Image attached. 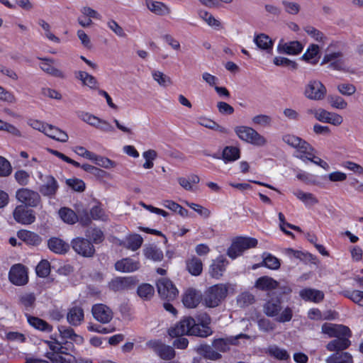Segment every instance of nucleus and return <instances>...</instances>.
<instances>
[{"label": "nucleus", "instance_id": "58", "mask_svg": "<svg viewBox=\"0 0 363 363\" xmlns=\"http://www.w3.org/2000/svg\"><path fill=\"white\" fill-rule=\"evenodd\" d=\"M281 4L283 5L286 13L291 15H296L301 10V6L296 2L284 0L281 1Z\"/></svg>", "mask_w": 363, "mask_h": 363}, {"label": "nucleus", "instance_id": "34", "mask_svg": "<svg viewBox=\"0 0 363 363\" xmlns=\"http://www.w3.org/2000/svg\"><path fill=\"white\" fill-rule=\"evenodd\" d=\"M45 135L62 143L67 142L68 140V135L65 131L52 125H49L46 128Z\"/></svg>", "mask_w": 363, "mask_h": 363}, {"label": "nucleus", "instance_id": "43", "mask_svg": "<svg viewBox=\"0 0 363 363\" xmlns=\"http://www.w3.org/2000/svg\"><path fill=\"white\" fill-rule=\"evenodd\" d=\"M278 283L272 278L269 277H262L256 281V287L261 290H269L275 289Z\"/></svg>", "mask_w": 363, "mask_h": 363}, {"label": "nucleus", "instance_id": "31", "mask_svg": "<svg viewBox=\"0 0 363 363\" xmlns=\"http://www.w3.org/2000/svg\"><path fill=\"white\" fill-rule=\"evenodd\" d=\"M17 235L19 239L30 245H38L41 242V238L36 233L26 230H21Z\"/></svg>", "mask_w": 363, "mask_h": 363}, {"label": "nucleus", "instance_id": "54", "mask_svg": "<svg viewBox=\"0 0 363 363\" xmlns=\"http://www.w3.org/2000/svg\"><path fill=\"white\" fill-rule=\"evenodd\" d=\"M269 353L270 355L279 360H288L290 358V356L286 350L281 349L277 346L269 347Z\"/></svg>", "mask_w": 363, "mask_h": 363}, {"label": "nucleus", "instance_id": "51", "mask_svg": "<svg viewBox=\"0 0 363 363\" xmlns=\"http://www.w3.org/2000/svg\"><path fill=\"white\" fill-rule=\"evenodd\" d=\"M254 302L255 296L249 292L242 293L237 298V303L241 308L247 307Z\"/></svg>", "mask_w": 363, "mask_h": 363}, {"label": "nucleus", "instance_id": "42", "mask_svg": "<svg viewBox=\"0 0 363 363\" xmlns=\"http://www.w3.org/2000/svg\"><path fill=\"white\" fill-rule=\"evenodd\" d=\"M90 215L93 220L106 221L108 219V215L99 203H96L90 208Z\"/></svg>", "mask_w": 363, "mask_h": 363}, {"label": "nucleus", "instance_id": "13", "mask_svg": "<svg viewBox=\"0 0 363 363\" xmlns=\"http://www.w3.org/2000/svg\"><path fill=\"white\" fill-rule=\"evenodd\" d=\"M138 283V280L135 277H116L112 279L108 286L113 291H119L130 289L135 287Z\"/></svg>", "mask_w": 363, "mask_h": 363}, {"label": "nucleus", "instance_id": "53", "mask_svg": "<svg viewBox=\"0 0 363 363\" xmlns=\"http://www.w3.org/2000/svg\"><path fill=\"white\" fill-rule=\"evenodd\" d=\"M328 101L330 106L335 108L345 109L347 106V103L341 96L337 95L328 96Z\"/></svg>", "mask_w": 363, "mask_h": 363}, {"label": "nucleus", "instance_id": "38", "mask_svg": "<svg viewBox=\"0 0 363 363\" xmlns=\"http://www.w3.org/2000/svg\"><path fill=\"white\" fill-rule=\"evenodd\" d=\"M138 296L143 301H150L154 296L155 288L150 284H142L137 289Z\"/></svg>", "mask_w": 363, "mask_h": 363}, {"label": "nucleus", "instance_id": "11", "mask_svg": "<svg viewBox=\"0 0 363 363\" xmlns=\"http://www.w3.org/2000/svg\"><path fill=\"white\" fill-rule=\"evenodd\" d=\"M327 90L325 86L318 80H311L306 86L304 95L311 100L318 101L323 99Z\"/></svg>", "mask_w": 363, "mask_h": 363}, {"label": "nucleus", "instance_id": "46", "mask_svg": "<svg viewBox=\"0 0 363 363\" xmlns=\"http://www.w3.org/2000/svg\"><path fill=\"white\" fill-rule=\"evenodd\" d=\"M144 255L147 259L154 261H161L163 258V252L156 246L150 245L144 250Z\"/></svg>", "mask_w": 363, "mask_h": 363}, {"label": "nucleus", "instance_id": "47", "mask_svg": "<svg viewBox=\"0 0 363 363\" xmlns=\"http://www.w3.org/2000/svg\"><path fill=\"white\" fill-rule=\"evenodd\" d=\"M186 269L189 272H202V261L196 257H192L191 259L186 260Z\"/></svg>", "mask_w": 363, "mask_h": 363}, {"label": "nucleus", "instance_id": "15", "mask_svg": "<svg viewBox=\"0 0 363 363\" xmlns=\"http://www.w3.org/2000/svg\"><path fill=\"white\" fill-rule=\"evenodd\" d=\"M14 220L23 225H29L35 222V216L31 209H28L23 205H19L16 207L13 212Z\"/></svg>", "mask_w": 363, "mask_h": 363}, {"label": "nucleus", "instance_id": "44", "mask_svg": "<svg viewBox=\"0 0 363 363\" xmlns=\"http://www.w3.org/2000/svg\"><path fill=\"white\" fill-rule=\"evenodd\" d=\"M75 77L78 79L81 80L83 84L86 85L90 88H95L96 86L97 81L96 78L86 72H75Z\"/></svg>", "mask_w": 363, "mask_h": 363}, {"label": "nucleus", "instance_id": "8", "mask_svg": "<svg viewBox=\"0 0 363 363\" xmlns=\"http://www.w3.org/2000/svg\"><path fill=\"white\" fill-rule=\"evenodd\" d=\"M70 245L75 252L84 257H91L95 253V248L88 239L77 237L72 240Z\"/></svg>", "mask_w": 363, "mask_h": 363}, {"label": "nucleus", "instance_id": "36", "mask_svg": "<svg viewBox=\"0 0 363 363\" xmlns=\"http://www.w3.org/2000/svg\"><path fill=\"white\" fill-rule=\"evenodd\" d=\"M58 330L60 335V337L63 340L70 339L77 343H81L83 342L82 337L77 335L74 330L69 327L60 325L58 327Z\"/></svg>", "mask_w": 363, "mask_h": 363}, {"label": "nucleus", "instance_id": "49", "mask_svg": "<svg viewBox=\"0 0 363 363\" xmlns=\"http://www.w3.org/2000/svg\"><path fill=\"white\" fill-rule=\"evenodd\" d=\"M86 236L89 238V239L95 244H99L104 240V233L101 229L96 228L87 230L86 232Z\"/></svg>", "mask_w": 363, "mask_h": 363}, {"label": "nucleus", "instance_id": "9", "mask_svg": "<svg viewBox=\"0 0 363 363\" xmlns=\"http://www.w3.org/2000/svg\"><path fill=\"white\" fill-rule=\"evenodd\" d=\"M331 45L328 46L326 50V53L324 55L323 60L320 63L321 65L329 64L328 67L335 70H342L345 68V60L343 58V53L340 51L332 52L330 50Z\"/></svg>", "mask_w": 363, "mask_h": 363}, {"label": "nucleus", "instance_id": "40", "mask_svg": "<svg viewBox=\"0 0 363 363\" xmlns=\"http://www.w3.org/2000/svg\"><path fill=\"white\" fill-rule=\"evenodd\" d=\"M294 195L306 205L313 206L318 203V199L311 193H306L298 189L294 191Z\"/></svg>", "mask_w": 363, "mask_h": 363}, {"label": "nucleus", "instance_id": "59", "mask_svg": "<svg viewBox=\"0 0 363 363\" xmlns=\"http://www.w3.org/2000/svg\"><path fill=\"white\" fill-rule=\"evenodd\" d=\"M143 157L145 159V162L143 167L145 169H151L154 166L153 160L156 159L157 153L154 150H149L143 154Z\"/></svg>", "mask_w": 363, "mask_h": 363}, {"label": "nucleus", "instance_id": "24", "mask_svg": "<svg viewBox=\"0 0 363 363\" xmlns=\"http://www.w3.org/2000/svg\"><path fill=\"white\" fill-rule=\"evenodd\" d=\"M48 248L56 254H65L70 248L71 245L57 238H51L48 241Z\"/></svg>", "mask_w": 363, "mask_h": 363}, {"label": "nucleus", "instance_id": "21", "mask_svg": "<svg viewBox=\"0 0 363 363\" xmlns=\"http://www.w3.org/2000/svg\"><path fill=\"white\" fill-rule=\"evenodd\" d=\"M350 337L351 336H339L336 337V339L330 341L326 345V349L330 352H337L345 350L351 345V341L349 340Z\"/></svg>", "mask_w": 363, "mask_h": 363}, {"label": "nucleus", "instance_id": "30", "mask_svg": "<svg viewBox=\"0 0 363 363\" xmlns=\"http://www.w3.org/2000/svg\"><path fill=\"white\" fill-rule=\"evenodd\" d=\"M28 323L34 328L45 333L52 330V326L45 320L35 316L26 315Z\"/></svg>", "mask_w": 363, "mask_h": 363}, {"label": "nucleus", "instance_id": "37", "mask_svg": "<svg viewBox=\"0 0 363 363\" xmlns=\"http://www.w3.org/2000/svg\"><path fill=\"white\" fill-rule=\"evenodd\" d=\"M58 213L61 219L66 223L72 225L78 222L77 214L69 208L62 207L59 210Z\"/></svg>", "mask_w": 363, "mask_h": 363}, {"label": "nucleus", "instance_id": "39", "mask_svg": "<svg viewBox=\"0 0 363 363\" xmlns=\"http://www.w3.org/2000/svg\"><path fill=\"white\" fill-rule=\"evenodd\" d=\"M327 363H352V357L348 352H336L329 356Z\"/></svg>", "mask_w": 363, "mask_h": 363}, {"label": "nucleus", "instance_id": "41", "mask_svg": "<svg viewBox=\"0 0 363 363\" xmlns=\"http://www.w3.org/2000/svg\"><path fill=\"white\" fill-rule=\"evenodd\" d=\"M143 242V238L140 235L133 234L125 238V246L128 249L135 251L141 247Z\"/></svg>", "mask_w": 363, "mask_h": 363}, {"label": "nucleus", "instance_id": "14", "mask_svg": "<svg viewBox=\"0 0 363 363\" xmlns=\"http://www.w3.org/2000/svg\"><path fill=\"white\" fill-rule=\"evenodd\" d=\"M91 313L94 319L101 323H109L113 316L112 310L105 304L96 303L92 306Z\"/></svg>", "mask_w": 363, "mask_h": 363}, {"label": "nucleus", "instance_id": "35", "mask_svg": "<svg viewBox=\"0 0 363 363\" xmlns=\"http://www.w3.org/2000/svg\"><path fill=\"white\" fill-rule=\"evenodd\" d=\"M197 352L199 354L208 359L218 360L221 358V354L208 345H201L198 347Z\"/></svg>", "mask_w": 363, "mask_h": 363}, {"label": "nucleus", "instance_id": "12", "mask_svg": "<svg viewBox=\"0 0 363 363\" xmlns=\"http://www.w3.org/2000/svg\"><path fill=\"white\" fill-rule=\"evenodd\" d=\"M322 333L329 337H337L339 336H352L350 329L343 325H337L331 323H325L321 327Z\"/></svg>", "mask_w": 363, "mask_h": 363}, {"label": "nucleus", "instance_id": "7", "mask_svg": "<svg viewBox=\"0 0 363 363\" xmlns=\"http://www.w3.org/2000/svg\"><path fill=\"white\" fill-rule=\"evenodd\" d=\"M157 292L164 300L173 301L178 295V290L172 281L167 278H161L157 281Z\"/></svg>", "mask_w": 363, "mask_h": 363}, {"label": "nucleus", "instance_id": "64", "mask_svg": "<svg viewBox=\"0 0 363 363\" xmlns=\"http://www.w3.org/2000/svg\"><path fill=\"white\" fill-rule=\"evenodd\" d=\"M12 172L10 162L4 157L0 156V177H8Z\"/></svg>", "mask_w": 363, "mask_h": 363}, {"label": "nucleus", "instance_id": "55", "mask_svg": "<svg viewBox=\"0 0 363 363\" xmlns=\"http://www.w3.org/2000/svg\"><path fill=\"white\" fill-rule=\"evenodd\" d=\"M9 279L16 286H23L28 281V274H9Z\"/></svg>", "mask_w": 363, "mask_h": 363}, {"label": "nucleus", "instance_id": "10", "mask_svg": "<svg viewBox=\"0 0 363 363\" xmlns=\"http://www.w3.org/2000/svg\"><path fill=\"white\" fill-rule=\"evenodd\" d=\"M147 346L164 360H171L174 358L176 353L173 347L164 344L158 340H152L146 343Z\"/></svg>", "mask_w": 363, "mask_h": 363}, {"label": "nucleus", "instance_id": "1", "mask_svg": "<svg viewBox=\"0 0 363 363\" xmlns=\"http://www.w3.org/2000/svg\"><path fill=\"white\" fill-rule=\"evenodd\" d=\"M281 309V301L279 298H272L264 305V312L267 316L275 318L276 321L279 323L290 321L293 317L292 309L290 307H286L280 313Z\"/></svg>", "mask_w": 363, "mask_h": 363}, {"label": "nucleus", "instance_id": "32", "mask_svg": "<svg viewBox=\"0 0 363 363\" xmlns=\"http://www.w3.org/2000/svg\"><path fill=\"white\" fill-rule=\"evenodd\" d=\"M254 43L261 50L270 52L272 50L273 40L266 34L260 33L254 38Z\"/></svg>", "mask_w": 363, "mask_h": 363}, {"label": "nucleus", "instance_id": "2", "mask_svg": "<svg viewBox=\"0 0 363 363\" xmlns=\"http://www.w3.org/2000/svg\"><path fill=\"white\" fill-rule=\"evenodd\" d=\"M257 243V240L254 238L237 237L233 240L230 246L227 250V255L235 259L242 255L245 250L255 247Z\"/></svg>", "mask_w": 363, "mask_h": 363}, {"label": "nucleus", "instance_id": "60", "mask_svg": "<svg viewBox=\"0 0 363 363\" xmlns=\"http://www.w3.org/2000/svg\"><path fill=\"white\" fill-rule=\"evenodd\" d=\"M20 303L26 308H33L35 302V296L33 293H27L20 296Z\"/></svg>", "mask_w": 363, "mask_h": 363}, {"label": "nucleus", "instance_id": "22", "mask_svg": "<svg viewBox=\"0 0 363 363\" xmlns=\"http://www.w3.org/2000/svg\"><path fill=\"white\" fill-rule=\"evenodd\" d=\"M280 260L275 256L268 252L262 255V261L259 264L252 265V269H256L258 267L264 266L269 269L277 270L280 267Z\"/></svg>", "mask_w": 363, "mask_h": 363}, {"label": "nucleus", "instance_id": "16", "mask_svg": "<svg viewBox=\"0 0 363 363\" xmlns=\"http://www.w3.org/2000/svg\"><path fill=\"white\" fill-rule=\"evenodd\" d=\"M303 49V44L297 40L284 42V40H281L277 46L279 53L289 55H297L302 52Z\"/></svg>", "mask_w": 363, "mask_h": 363}, {"label": "nucleus", "instance_id": "4", "mask_svg": "<svg viewBox=\"0 0 363 363\" xmlns=\"http://www.w3.org/2000/svg\"><path fill=\"white\" fill-rule=\"evenodd\" d=\"M197 327L195 326V319L191 317H185L174 327L168 330L172 337H181L184 335L199 336Z\"/></svg>", "mask_w": 363, "mask_h": 363}, {"label": "nucleus", "instance_id": "5", "mask_svg": "<svg viewBox=\"0 0 363 363\" xmlns=\"http://www.w3.org/2000/svg\"><path fill=\"white\" fill-rule=\"evenodd\" d=\"M228 294V288L224 284H216L211 286L206 292L204 301L208 307L218 306Z\"/></svg>", "mask_w": 363, "mask_h": 363}, {"label": "nucleus", "instance_id": "20", "mask_svg": "<svg viewBox=\"0 0 363 363\" xmlns=\"http://www.w3.org/2000/svg\"><path fill=\"white\" fill-rule=\"evenodd\" d=\"M201 300L200 291L194 289H188L183 295L182 302L186 308H196Z\"/></svg>", "mask_w": 363, "mask_h": 363}, {"label": "nucleus", "instance_id": "48", "mask_svg": "<svg viewBox=\"0 0 363 363\" xmlns=\"http://www.w3.org/2000/svg\"><path fill=\"white\" fill-rule=\"evenodd\" d=\"M273 62L277 66L288 67L292 70H296L298 68V64L295 61L284 57H275Z\"/></svg>", "mask_w": 363, "mask_h": 363}, {"label": "nucleus", "instance_id": "25", "mask_svg": "<svg viewBox=\"0 0 363 363\" xmlns=\"http://www.w3.org/2000/svg\"><path fill=\"white\" fill-rule=\"evenodd\" d=\"M299 296L306 301L320 303L324 299V293L314 289H304L300 291Z\"/></svg>", "mask_w": 363, "mask_h": 363}, {"label": "nucleus", "instance_id": "18", "mask_svg": "<svg viewBox=\"0 0 363 363\" xmlns=\"http://www.w3.org/2000/svg\"><path fill=\"white\" fill-rule=\"evenodd\" d=\"M58 184L57 180L51 175L45 177L44 183L39 187L40 193L48 197L54 196L58 189Z\"/></svg>", "mask_w": 363, "mask_h": 363}, {"label": "nucleus", "instance_id": "26", "mask_svg": "<svg viewBox=\"0 0 363 363\" xmlns=\"http://www.w3.org/2000/svg\"><path fill=\"white\" fill-rule=\"evenodd\" d=\"M116 270L121 272H133L139 269V263L133 259L125 258L115 264Z\"/></svg>", "mask_w": 363, "mask_h": 363}, {"label": "nucleus", "instance_id": "33", "mask_svg": "<svg viewBox=\"0 0 363 363\" xmlns=\"http://www.w3.org/2000/svg\"><path fill=\"white\" fill-rule=\"evenodd\" d=\"M240 157V150L238 147L234 146H226L222 152V160L225 163L234 162Z\"/></svg>", "mask_w": 363, "mask_h": 363}, {"label": "nucleus", "instance_id": "28", "mask_svg": "<svg viewBox=\"0 0 363 363\" xmlns=\"http://www.w3.org/2000/svg\"><path fill=\"white\" fill-rule=\"evenodd\" d=\"M68 323L73 326L79 325L84 320V311L81 307L71 308L67 315Z\"/></svg>", "mask_w": 363, "mask_h": 363}, {"label": "nucleus", "instance_id": "19", "mask_svg": "<svg viewBox=\"0 0 363 363\" xmlns=\"http://www.w3.org/2000/svg\"><path fill=\"white\" fill-rule=\"evenodd\" d=\"M210 323L211 318L207 313H201L197 316V323L195 320V326L199 332V337H206L212 334V330L208 327Z\"/></svg>", "mask_w": 363, "mask_h": 363}, {"label": "nucleus", "instance_id": "50", "mask_svg": "<svg viewBox=\"0 0 363 363\" xmlns=\"http://www.w3.org/2000/svg\"><path fill=\"white\" fill-rule=\"evenodd\" d=\"M320 52V48L316 44H311L308 46L301 59L307 62H311Z\"/></svg>", "mask_w": 363, "mask_h": 363}, {"label": "nucleus", "instance_id": "52", "mask_svg": "<svg viewBox=\"0 0 363 363\" xmlns=\"http://www.w3.org/2000/svg\"><path fill=\"white\" fill-rule=\"evenodd\" d=\"M152 75L154 80L162 86H167L172 84L171 78L160 71L154 70Z\"/></svg>", "mask_w": 363, "mask_h": 363}, {"label": "nucleus", "instance_id": "23", "mask_svg": "<svg viewBox=\"0 0 363 363\" xmlns=\"http://www.w3.org/2000/svg\"><path fill=\"white\" fill-rule=\"evenodd\" d=\"M39 60L43 62L40 64V69L45 73L55 77L64 78V73L57 68L52 66L55 63V60L52 58H41L38 57Z\"/></svg>", "mask_w": 363, "mask_h": 363}, {"label": "nucleus", "instance_id": "6", "mask_svg": "<svg viewBox=\"0 0 363 363\" xmlns=\"http://www.w3.org/2000/svg\"><path fill=\"white\" fill-rule=\"evenodd\" d=\"M16 198L26 207H37L41 203L39 193L27 188H21L17 190Z\"/></svg>", "mask_w": 363, "mask_h": 363}, {"label": "nucleus", "instance_id": "29", "mask_svg": "<svg viewBox=\"0 0 363 363\" xmlns=\"http://www.w3.org/2000/svg\"><path fill=\"white\" fill-rule=\"evenodd\" d=\"M145 4L147 9L156 15L164 16L170 13L169 8L163 2L146 0Z\"/></svg>", "mask_w": 363, "mask_h": 363}, {"label": "nucleus", "instance_id": "17", "mask_svg": "<svg viewBox=\"0 0 363 363\" xmlns=\"http://www.w3.org/2000/svg\"><path fill=\"white\" fill-rule=\"evenodd\" d=\"M283 252L291 259H296L305 264H316L318 259L317 257L308 252L298 251L292 248H285Z\"/></svg>", "mask_w": 363, "mask_h": 363}, {"label": "nucleus", "instance_id": "61", "mask_svg": "<svg viewBox=\"0 0 363 363\" xmlns=\"http://www.w3.org/2000/svg\"><path fill=\"white\" fill-rule=\"evenodd\" d=\"M343 295L362 306V299L363 296V291L359 290L346 291L343 292Z\"/></svg>", "mask_w": 363, "mask_h": 363}, {"label": "nucleus", "instance_id": "3", "mask_svg": "<svg viewBox=\"0 0 363 363\" xmlns=\"http://www.w3.org/2000/svg\"><path fill=\"white\" fill-rule=\"evenodd\" d=\"M234 130L240 140L255 146L263 147L267 143V139L251 127L236 126Z\"/></svg>", "mask_w": 363, "mask_h": 363}, {"label": "nucleus", "instance_id": "45", "mask_svg": "<svg viewBox=\"0 0 363 363\" xmlns=\"http://www.w3.org/2000/svg\"><path fill=\"white\" fill-rule=\"evenodd\" d=\"M228 264L229 262L226 257H225L223 255H220L212 261L210 267L212 270V272H221L226 270V267Z\"/></svg>", "mask_w": 363, "mask_h": 363}, {"label": "nucleus", "instance_id": "57", "mask_svg": "<svg viewBox=\"0 0 363 363\" xmlns=\"http://www.w3.org/2000/svg\"><path fill=\"white\" fill-rule=\"evenodd\" d=\"M14 178L19 185L26 186L29 183L30 176L26 170L20 169L14 173Z\"/></svg>", "mask_w": 363, "mask_h": 363}, {"label": "nucleus", "instance_id": "62", "mask_svg": "<svg viewBox=\"0 0 363 363\" xmlns=\"http://www.w3.org/2000/svg\"><path fill=\"white\" fill-rule=\"evenodd\" d=\"M304 30L317 41L323 42L326 38L322 32L311 26H306Z\"/></svg>", "mask_w": 363, "mask_h": 363}, {"label": "nucleus", "instance_id": "56", "mask_svg": "<svg viewBox=\"0 0 363 363\" xmlns=\"http://www.w3.org/2000/svg\"><path fill=\"white\" fill-rule=\"evenodd\" d=\"M198 14L199 16L206 22L208 26L212 27H219L220 26V23L208 11L200 10L198 12Z\"/></svg>", "mask_w": 363, "mask_h": 363}, {"label": "nucleus", "instance_id": "27", "mask_svg": "<svg viewBox=\"0 0 363 363\" xmlns=\"http://www.w3.org/2000/svg\"><path fill=\"white\" fill-rule=\"evenodd\" d=\"M242 335L235 337L216 339L213 341L212 345L217 351L225 352L229 350L230 345H237L238 339Z\"/></svg>", "mask_w": 363, "mask_h": 363}, {"label": "nucleus", "instance_id": "63", "mask_svg": "<svg viewBox=\"0 0 363 363\" xmlns=\"http://www.w3.org/2000/svg\"><path fill=\"white\" fill-rule=\"evenodd\" d=\"M66 184L74 191L82 192L85 189V183L79 179H69L66 180Z\"/></svg>", "mask_w": 363, "mask_h": 363}]
</instances>
